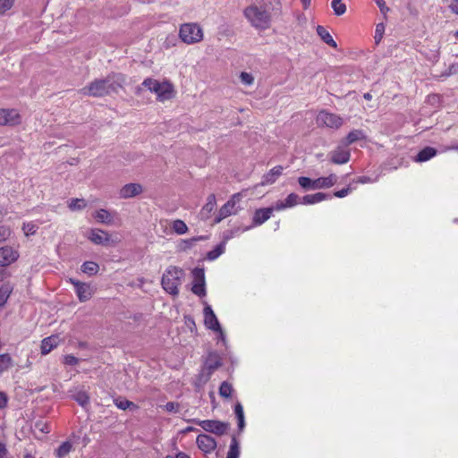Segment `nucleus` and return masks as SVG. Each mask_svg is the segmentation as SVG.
<instances>
[{"label": "nucleus", "instance_id": "1", "mask_svg": "<svg viewBox=\"0 0 458 458\" xmlns=\"http://www.w3.org/2000/svg\"><path fill=\"white\" fill-rule=\"evenodd\" d=\"M126 78L123 73H110L105 78L96 79L89 85L81 89L80 92L84 96L103 98L114 93H118L123 89Z\"/></svg>", "mask_w": 458, "mask_h": 458}, {"label": "nucleus", "instance_id": "2", "mask_svg": "<svg viewBox=\"0 0 458 458\" xmlns=\"http://www.w3.org/2000/svg\"><path fill=\"white\" fill-rule=\"evenodd\" d=\"M243 14L250 25L258 30H263L270 26V6L264 1L253 3L247 6Z\"/></svg>", "mask_w": 458, "mask_h": 458}, {"label": "nucleus", "instance_id": "3", "mask_svg": "<svg viewBox=\"0 0 458 458\" xmlns=\"http://www.w3.org/2000/svg\"><path fill=\"white\" fill-rule=\"evenodd\" d=\"M184 271L175 266H170L164 272L161 279L163 289L173 296L179 294V287L182 283Z\"/></svg>", "mask_w": 458, "mask_h": 458}, {"label": "nucleus", "instance_id": "4", "mask_svg": "<svg viewBox=\"0 0 458 458\" xmlns=\"http://www.w3.org/2000/svg\"><path fill=\"white\" fill-rule=\"evenodd\" d=\"M298 182L300 186L305 190L327 189L337 182V176L335 174H331L327 177H319L316 180L301 176L298 178Z\"/></svg>", "mask_w": 458, "mask_h": 458}, {"label": "nucleus", "instance_id": "5", "mask_svg": "<svg viewBox=\"0 0 458 458\" xmlns=\"http://www.w3.org/2000/svg\"><path fill=\"white\" fill-rule=\"evenodd\" d=\"M179 36L184 43L191 45L203 39V31L197 23H185L181 26Z\"/></svg>", "mask_w": 458, "mask_h": 458}, {"label": "nucleus", "instance_id": "6", "mask_svg": "<svg viewBox=\"0 0 458 458\" xmlns=\"http://www.w3.org/2000/svg\"><path fill=\"white\" fill-rule=\"evenodd\" d=\"M141 86L147 88L151 92L157 94V98L161 101L169 99L172 98L173 89L172 85L167 82L160 83L153 79H146L142 82Z\"/></svg>", "mask_w": 458, "mask_h": 458}, {"label": "nucleus", "instance_id": "7", "mask_svg": "<svg viewBox=\"0 0 458 458\" xmlns=\"http://www.w3.org/2000/svg\"><path fill=\"white\" fill-rule=\"evenodd\" d=\"M241 193L233 194L230 199L220 208L218 214L215 218V223L218 224L227 216L235 215L237 213L236 204L241 200Z\"/></svg>", "mask_w": 458, "mask_h": 458}, {"label": "nucleus", "instance_id": "8", "mask_svg": "<svg viewBox=\"0 0 458 458\" xmlns=\"http://www.w3.org/2000/svg\"><path fill=\"white\" fill-rule=\"evenodd\" d=\"M205 431L222 436L225 434L229 428V424L218 420H205L196 422Z\"/></svg>", "mask_w": 458, "mask_h": 458}, {"label": "nucleus", "instance_id": "9", "mask_svg": "<svg viewBox=\"0 0 458 458\" xmlns=\"http://www.w3.org/2000/svg\"><path fill=\"white\" fill-rule=\"evenodd\" d=\"M21 123V116L17 110L0 109V126H15Z\"/></svg>", "mask_w": 458, "mask_h": 458}, {"label": "nucleus", "instance_id": "10", "mask_svg": "<svg viewBox=\"0 0 458 458\" xmlns=\"http://www.w3.org/2000/svg\"><path fill=\"white\" fill-rule=\"evenodd\" d=\"M317 123L329 128L337 129L343 124V119L335 114L321 111L317 116Z\"/></svg>", "mask_w": 458, "mask_h": 458}, {"label": "nucleus", "instance_id": "11", "mask_svg": "<svg viewBox=\"0 0 458 458\" xmlns=\"http://www.w3.org/2000/svg\"><path fill=\"white\" fill-rule=\"evenodd\" d=\"M194 276V284L191 291L194 294L202 297L206 295L205 274L202 268H195L192 271Z\"/></svg>", "mask_w": 458, "mask_h": 458}, {"label": "nucleus", "instance_id": "12", "mask_svg": "<svg viewBox=\"0 0 458 458\" xmlns=\"http://www.w3.org/2000/svg\"><path fill=\"white\" fill-rule=\"evenodd\" d=\"M70 282L74 285L75 292L80 301L84 302L89 300L93 295V290L89 284L81 283L73 278H71Z\"/></svg>", "mask_w": 458, "mask_h": 458}, {"label": "nucleus", "instance_id": "13", "mask_svg": "<svg viewBox=\"0 0 458 458\" xmlns=\"http://www.w3.org/2000/svg\"><path fill=\"white\" fill-rule=\"evenodd\" d=\"M204 323L206 327L215 332H219L222 334V328L217 320L216 316L215 315L212 308L209 305H207L204 308Z\"/></svg>", "mask_w": 458, "mask_h": 458}, {"label": "nucleus", "instance_id": "14", "mask_svg": "<svg viewBox=\"0 0 458 458\" xmlns=\"http://www.w3.org/2000/svg\"><path fill=\"white\" fill-rule=\"evenodd\" d=\"M196 443L198 447L206 454L212 453L216 447V441L212 437L206 434L199 435Z\"/></svg>", "mask_w": 458, "mask_h": 458}, {"label": "nucleus", "instance_id": "15", "mask_svg": "<svg viewBox=\"0 0 458 458\" xmlns=\"http://www.w3.org/2000/svg\"><path fill=\"white\" fill-rule=\"evenodd\" d=\"M19 254L10 246L0 248V266L6 267L16 261Z\"/></svg>", "mask_w": 458, "mask_h": 458}, {"label": "nucleus", "instance_id": "16", "mask_svg": "<svg viewBox=\"0 0 458 458\" xmlns=\"http://www.w3.org/2000/svg\"><path fill=\"white\" fill-rule=\"evenodd\" d=\"M221 366L220 356L216 352H210L206 358L203 370L207 371V377H209Z\"/></svg>", "mask_w": 458, "mask_h": 458}, {"label": "nucleus", "instance_id": "17", "mask_svg": "<svg viewBox=\"0 0 458 458\" xmlns=\"http://www.w3.org/2000/svg\"><path fill=\"white\" fill-rule=\"evenodd\" d=\"M143 189L140 183H128L120 190V198L130 199L140 195Z\"/></svg>", "mask_w": 458, "mask_h": 458}, {"label": "nucleus", "instance_id": "18", "mask_svg": "<svg viewBox=\"0 0 458 458\" xmlns=\"http://www.w3.org/2000/svg\"><path fill=\"white\" fill-rule=\"evenodd\" d=\"M89 239L95 244L107 245L110 242L109 234L100 229H92Z\"/></svg>", "mask_w": 458, "mask_h": 458}, {"label": "nucleus", "instance_id": "19", "mask_svg": "<svg viewBox=\"0 0 458 458\" xmlns=\"http://www.w3.org/2000/svg\"><path fill=\"white\" fill-rule=\"evenodd\" d=\"M273 213V208H259L255 211L252 223L253 225H260L267 221Z\"/></svg>", "mask_w": 458, "mask_h": 458}, {"label": "nucleus", "instance_id": "20", "mask_svg": "<svg viewBox=\"0 0 458 458\" xmlns=\"http://www.w3.org/2000/svg\"><path fill=\"white\" fill-rule=\"evenodd\" d=\"M283 170L284 167L282 165L273 167L267 174L263 175L260 185L265 186L273 184L282 174Z\"/></svg>", "mask_w": 458, "mask_h": 458}, {"label": "nucleus", "instance_id": "21", "mask_svg": "<svg viewBox=\"0 0 458 458\" xmlns=\"http://www.w3.org/2000/svg\"><path fill=\"white\" fill-rule=\"evenodd\" d=\"M330 159L334 164H345L350 159V152L348 150L338 148L330 153Z\"/></svg>", "mask_w": 458, "mask_h": 458}, {"label": "nucleus", "instance_id": "22", "mask_svg": "<svg viewBox=\"0 0 458 458\" xmlns=\"http://www.w3.org/2000/svg\"><path fill=\"white\" fill-rule=\"evenodd\" d=\"M216 206V199L215 194H210L207 198V203L203 206L202 209L199 212V216L201 219H208L210 216V214L213 212Z\"/></svg>", "mask_w": 458, "mask_h": 458}, {"label": "nucleus", "instance_id": "23", "mask_svg": "<svg viewBox=\"0 0 458 458\" xmlns=\"http://www.w3.org/2000/svg\"><path fill=\"white\" fill-rule=\"evenodd\" d=\"M437 151L433 147H425L421 149L417 156L414 157V161L422 163L428 161L437 155Z\"/></svg>", "mask_w": 458, "mask_h": 458}, {"label": "nucleus", "instance_id": "24", "mask_svg": "<svg viewBox=\"0 0 458 458\" xmlns=\"http://www.w3.org/2000/svg\"><path fill=\"white\" fill-rule=\"evenodd\" d=\"M329 198H330L329 194L323 193V192H317L315 194L305 195L302 198L301 203L305 204V205H312V204H315V203L321 202V201H323L325 199H327Z\"/></svg>", "mask_w": 458, "mask_h": 458}, {"label": "nucleus", "instance_id": "25", "mask_svg": "<svg viewBox=\"0 0 458 458\" xmlns=\"http://www.w3.org/2000/svg\"><path fill=\"white\" fill-rule=\"evenodd\" d=\"M317 33L326 44L334 48L337 47L336 42L334 40L333 37L323 26L318 25L317 27Z\"/></svg>", "mask_w": 458, "mask_h": 458}, {"label": "nucleus", "instance_id": "26", "mask_svg": "<svg viewBox=\"0 0 458 458\" xmlns=\"http://www.w3.org/2000/svg\"><path fill=\"white\" fill-rule=\"evenodd\" d=\"M94 217L98 220V222L102 224L112 225L114 223L113 216L109 213V211L104 208L97 210Z\"/></svg>", "mask_w": 458, "mask_h": 458}, {"label": "nucleus", "instance_id": "27", "mask_svg": "<svg viewBox=\"0 0 458 458\" xmlns=\"http://www.w3.org/2000/svg\"><path fill=\"white\" fill-rule=\"evenodd\" d=\"M114 404L117 408L123 411L131 410V411H136L138 410L139 406L134 403L133 402H131L124 398H116L114 399Z\"/></svg>", "mask_w": 458, "mask_h": 458}, {"label": "nucleus", "instance_id": "28", "mask_svg": "<svg viewBox=\"0 0 458 458\" xmlns=\"http://www.w3.org/2000/svg\"><path fill=\"white\" fill-rule=\"evenodd\" d=\"M57 344L56 337L50 336L47 337L42 341L41 344V353L47 354L49 353Z\"/></svg>", "mask_w": 458, "mask_h": 458}, {"label": "nucleus", "instance_id": "29", "mask_svg": "<svg viewBox=\"0 0 458 458\" xmlns=\"http://www.w3.org/2000/svg\"><path fill=\"white\" fill-rule=\"evenodd\" d=\"M13 366V359L8 353L0 354V375Z\"/></svg>", "mask_w": 458, "mask_h": 458}, {"label": "nucleus", "instance_id": "30", "mask_svg": "<svg viewBox=\"0 0 458 458\" xmlns=\"http://www.w3.org/2000/svg\"><path fill=\"white\" fill-rule=\"evenodd\" d=\"M365 133L361 130H353L349 132V134L346 137V142L347 144H352L358 140L365 139Z\"/></svg>", "mask_w": 458, "mask_h": 458}, {"label": "nucleus", "instance_id": "31", "mask_svg": "<svg viewBox=\"0 0 458 458\" xmlns=\"http://www.w3.org/2000/svg\"><path fill=\"white\" fill-rule=\"evenodd\" d=\"M239 455H240L239 442L235 437H233L226 458H239Z\"/></svg>", "mask_w": 458, "mask_h": 458}, {"label": "nucleus", "instance_id": "32", "mask_svg": "<svg viewBox=\"0 0 458 458\" xmlns=\"http://www.w3.org/2000/svg\"><path fill=\"white\" fill-rule=\"evenodd\" d=\"M72 448V445L69 441H65L55 450V456L57 458H64L71 452Z\"/></svg>", "mask_w": 458, "mask_h": 458}, {"label": "nucleus", "instance_id": "33", "mask_svg": "<svg viewBox=\"0 0 458 458\" xmlns=\"http://www.w3.org/2000/svg\"><path fill=\"white\" fill-rule=\"evenodd\" d=\"M12 286L9 284H4L0 287V306H4L12 293Z\"/></svg>", "mask_w": 458, "mask_h": 458}, {"label": "nucleus", "instance_id": "34", "mask_svg": "<svg viewBox=\"0 0 458 458\" xmlns=\"http://www.w3.org/2000/svg\"><path fill=\"white\" fill-rule=\"evenodd\" d=\"M234 412L238 420V428L242 430L245 427L243 408L240 403H237L234 407Z\"/></svg>", "mask_w": 458, "mask_h": 458}, {"label": "nucleus", "instance_id": "35", "mask_svg": "<svg viewBox=\"0 0 458 458\" xmlns=\"http://www.w3.org/2000/svg\"><path fill=\"white\" fill-rule=\"evenodd\" d=\"M98 265L93 261H86L81 265V271L89 275H95L98 271Z\"/></svg>", "mask_w": 458, "mask_h": 458}, {"label": "nucleus", "instance_id": "36", "mask_svg": "<svg viewBox=\"0 0 458 458\" xmlns=\"http://www.w3.org/2000/svg\"><path fill=\"white\" fill-rule=\"evenodd\" d=\"M331 7L337 16L343 15L346 12V5L343 0H332Z\"/></svg>", "mask_w": 458, "mask_h": 458}, {"label": "nucleus", "instance_id": "37", "mask_svg": "<svg viewBox=\"0 0 458 458\" xmlns=\"http://www.w3.org/2000/svg\"><path fill=\"white\" fill-rule=\"evenodd\" d=\"M225 242L218 244L214 250H210L207 254V259L209 260H215L225 251Z\"/></svg>", "mask_w": 458, "mask_h": 458}, {"label": "nucleus", "instance_id": "38", "mask_svg": "<svg viewBox=\"0 0 458 458\" xmlns=\"http://www.w3.org/2000/svg\"><path fill=\"white\" fill-rule=\"evenodd\" d=\"M233 386L226 381H224L219 387V394L222 397L229 398L233 393Z\"/></svg>", "mask_w": 458, "mask_h": 458}, {"label": "nucleus", "instance_id": "39", "mask_svg": "<svg viewBox=\"0 0 458 458\" xmlns=\"http://www.w3.org/2000/svg\"><path fill=\"white\" fill-rule=\"evenodd\" d=\"M34 430L39 431L44 434H47L50 432V426L47 421L43 420H38L34 423L33 426Z\"/></svg>", "mask_w": 458, "mask_h": 458}, {"label": "nucleus", "instance_id": "40", "mask_svg": "<svg viewBox=\"0 0 458 458\" xmlns=\"http://www.w3.org/2000/svg\"><path fill=\"white\" fill-rule=\"evenodd\" d=\"M73 399L82 407H85L89 402V396L84 391H79L73 395Z\"/></svg>", "mask_w": 458, "mask_h": 458}, {"label": "nucleus", "instance_id": "41", "mask_svg": "<svg viewBox=\"0 0 458 458\" xmlns=\"http://www.w3.org/2000/svg\"><path fill=\"white\" fill-rule=\"evenodd\" d=\"M38 227L34 222L24 223L22 231L26 236L33 235L37 233Z\"/></svg>", "mask_w": 458, "mask_h": 458}, {"label": "nucleus", "instance_id": "42", "mask_svg": "<svg viewBox=\"0 0 458 458\" xmlns=\"http://www.w3.org/2000/svg\"><path fill=\"white\" fill-rule=\"evenodd\" d=\"M173 229L178 234H183L188 231L186 224L182 220H175L173 223Z\"/></svg>", "mask_w": 458, "mask_h": 458}, {"label": "nucleus", "instance_id": "43", "mask_svg": "<svg viewBox=\"0 0 458 458\" xmlns=\"http://www.w3.org/2000/svg\"><path fill=\"white\" fill-rule=\"evenodd\" d=\"M86 207V202L83 199H72L69 203V208L72 210H81Z\"/></svg>", "mask_w": 458, "mask_h": 458}, {"label": "nucleus", "instance_id": "44", "mask_svg": "<svg viewBox=\"0 0 458 458\" xmlns=\"http://www.w3.org/2000/svg\"><path fill=\"white\" fill-rule=\"evenodd\" d=\"M284 200V206H287L288 208H293L299 203L300 197L296 193H290Z\"/></svg>", "mask_w": 458, "mask_h": 458}, {"label": "nucleus", "instance_id": "45", "mask_svg": "<svg viewBox=\"0 0 458 458\" xmlns=\"http://www.w3.org/2000/svg\"><path fill=\"white\" fill-rule=\"evenodd\" d=\"M11 229L5 225H0V242H5L11 236Z\"/></svg>", "mask_w": 458, "mask_h": 458}, {"label": "nucleus", "instance_id": "46", "mask_svg": "<svg viewBox=\"0 0 458 458\" xmlns=\"http://www.w3.org/2000/svg\"><path fill=\"white\" fill-rule=\"evenodd\" d=\"M384 31H385L384 24L378 23L376 27L375 37H374L377 44L379 43V41L382 39Z\"/></svg>", "mask_w": 458, "mask_h": 458}, {"label": "nucleus", "instance_id": "47", "mask_svg": "<svg viewBox=\"0 0 458 458\" xmlns=\"http://www.w3.org/2000/svg\"><path fill=\"white\" fill-rule=\"evenodd\" d=\"M14 0H0V13L3 14L12 8Z\"/></svg>", "mask_w": 458, "mask_h": 458}, {"label": "nucleus", "instance_id": "48", "mask_svg": "<svg viewBox=\"0 0 458 458\" xmlns=\"http://www.w3.org/2000/svg\"><path fill=\"white\" fill-rule=\"evenodd\" d=\"M240 78L241 81L245 85H251L254 81L253 76L246 72H241Z\"/></svg>", "mask_w": 458, "mask_h": 458}, {"label": "nucleus", "instance_id": "49", "mask_svg": "<svg viewBox=\"0 0 458 458\" xmlns=\"http://www.w3.org/2000/svg\"><path fill=\"white\" fill-rule=\"evenodd\" d=\"M352 189L351 185H349L346 188H344L340 191H335L334 196L337 197V198H344V197L347 196L352 191Z\"/></svg>", "mask_w": 458, "mask_h": 458}, {"label": "nucleus", "instance_id": "50", "mask_svg": "<svg viewBox=\"0 0 458 458\" xmlns=\"http://www.w3.org/2000/svg\"><path fill=\"white\" fill-rule=\"evenodd\" d=\"M64 363L71 366H75L79 363V359L75 356L69 354L64 356Z\"/></svg>", "mask_w": 458, "mask_h": 458}, {"label": "nucleus", "instance_id": "51", "mask_svg": "<svg viewBox=\"0 0 458 458\" xmlns=\"http://www.w3.org/2000/svg\"><path fill=\"white\" fill-rule=\"evenodd\" d=\"M375 2L383 13H386L389 11V8L386 6L385 0H375Z\"/></svg>", "mask_w": 458, "mask_h": 458}, {"label": "nucleus", "instance_id": "52", "mask_svg": "<svg viewBox=\"0 0 458 458\" xmlns=\"http://www.w3.org/2000/svg\"><path fill=\"white\" fill-rule=\"evenodd\" d=\"M284 205H285V200H279V201L276 202L275 206L272 207L273 211L274 210L280 211L284 208H287L288 207L284 206Z\"/></svg>", "mask_w": 458, "mask_h": 458}, {"label": "nucleus", "instance_id": "53", "mask_svg": "<svg viewBox=\"0 0 458 458\" xmlns=\"http://www.w3.org/2000/svg\"><path fill=\"white\" fill-rule=\"evenodd\" d=\"M165 410L167 411H170V412H173V411H177V409H178V403H175L174 402H169L165 404Z\"/></svg>", "mask_w": 458, "mask_h": 458}, {"label": "nucleus", "instance_id": "54", "mask_svg": "<svg viewBox=\"0 0 458 458\" xmlns=\"http://www.w3.org/2000/svg\"><path fill=\"white\" fill-rule=\"evenodd\" d=\"M8 398L5 393L0 391V408H4L7 405Z\"/></svg>", "mask_w": 458, "mask_h": 458}, {"label": "nucleus", "instance_id": "55", "mask_svg": "<svg viewBox=\"0 0 458 458\" xmlns=\"http://www.w3.org/2000/svg\"><path fill=\"white\" fill-rule=\"evenodd\" d=\"M449 7L453 13L458 15V0H453Z\"/></svg>", "mask_w": 458, "mask_h": 458}, {"label": "nucleus", "instance_id": "56", "mask_svg": "<svg viewBox=\"0 0 458 458\" xmlns=\"http://www.w3.org/2000/svg\"><path fill=\"white\" fill-rule=\"evenodd\" d=\"M7 454V449L4 444L0 443V458H4Z\"/></svg>", "mask_w": 458, "mask_h": 458}, {"label": "nucleus", "instance_id": "57", "mask_svg": "<svg viewBox=\"0 0 458 458\" xmlns=\"http://www.w3.org/2000/svg\"><path fill=\"white\" fill-rule=\"evenodd\" d=\"M449 73L450 74H456L458 73V63L453 64L449 66Z\"/></svg>", "mask_w": 458, "mask_h": 458}, {"label": "nucleus", "instance_id": "58", "mask_svg": "<svg viewBox=\"0 0 458 458\" xmlns=\"http://www.w3.org/2000/svg\"><path fill=\"white\" fill-rule=\"evenodd\" d=\"M233 232L232 230L225 232V233H224V242H226L229 239H231L233 237Z\"/></svg>", "mask_w": 458, "mask_h": 458}, {"label": "nucleus", "instance_id": "59", "mask_svg": "<svg viewBox=\"0 0 458 458\" xmlns=\"http://www.w3.org/2000/svg\"><path fill=\"white\" fill-rule=\"evenodd\" d=\"M206 239V236H199V237H194V238H191L190 240L191 242H195L197 241H202V240H205Z\"/></svg>", "mask_w": 458, "mask_h": 458}, {"label": "nucleus", "instance_id": "60", "mask_svg": "<svg viewBox=\"0 0 458 458\" xmlns=\"http://www.w3.org/2000/svg\"><path fill=\"white\" fill-rule=\"evenodd\" d=\"M186 319H187V320H186V322H185V323H186V325H188V326H190V325H193V326H195V323H194V320H193V318H191V317H188V318H187V317H186Z\"/></svg>", "mask_w": 458, "mask_h": 458}, {"label": "nucleus", "instance_id": "61", "mask_svg": "<svg viewBox=\"0 0 458 458\" xmlns=\"http://www.w3.org/2000/svg\"><path fill=\"white\" fill-rule=\"evenodd\" d=\"M358 182L365 183L369 182V179L367 177H359L357 180Z\"/></svg>", "mask_w": 458, "mask_h": 458}, {"label": "nucleus", "instance_id": "62", "mask_svg": "<svg viewBox=\"0 0 458 458\" xmlns=\"http://www.w3.org/2000/svg\"><path fill=\"white\" fill-rule=\"evenodd\" d=\"M176 458H190L189 455L183 454V453H179L177 455H176Z\"/></svg>", "mask_w": 458, "mask_h": 458}, {"label": "nucleus", "instance_id": "63", "mask_svg": "<svg viewBox=\"0 0 458 458\" xmlns=\"http://www.w3.org/2000/svg\"><path fill=\"white\" fill-rule=\"evenodd\" d=\"M372 98L371 94L370 93H366L364 94V98L368 99V100H370Z\"/></svg>", "mask_w": 458, "mask_h": 458}, {"label": "nucleus", "instance_id": "64", "mask_svg": "<svg viewBox=\"0 0 458 458\" xmlns=\"http://www.w3.org/2000/svg\"><path fill=\"white\" fill-rule=\"evenodd\" d=\"M302 2V4H304V6H307L310 4V0H301Z\"/></svg>", "mask_w": 458, "mask_h": 458}]
</instances>
